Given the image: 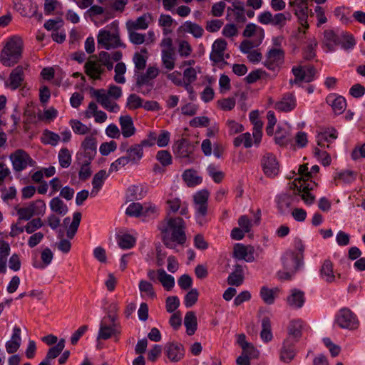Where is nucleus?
Here are the masks:
<instances>
[{"label":"nucleus","mask_w":365,"mask_h":365,"mask_svg":"<svg viewBox=\"0 0 365 365\" xmlns=\"http://www.w3.org/2000/svg\"><path fill=\"white\" fill-rule=\"evenodd\" d=\"M319 170L318 165H313L309 171L307 165L304 164L299 166L297 172L293 170L289 175V178L292 179L289 183L290 189L294 191V194L301 197L306 205H312L315 202V195L311 191L317 186V184L312 178V175L317 173Z\"/></svg>","instance_id":"f257e3e1"},{"label":"nucleus","mask_w":365,"mask_h":365,"mask_svg":"<svg viewBox=\"0 0 365 365\" xmlns=\"http://www.w3.org/2000/svg\"><path fill=\"white\" fill-rule=\"evenodd\" d=\"M185 222L180 217L167 218L159 226L163 240L168 248L173 249L186 240Z\"/></svg>","instance_id":"f03ea898"},{"label":"nucleus","mask_w":365,"mask_h":365,"mask_svg":"<svg viewBox=\"0 0 365 365\" xmlns=\"http://www.w3.org/2000/svg\"><path fill=\"white\" fill-rule=\"evenodd\" d=\"M250 119L253 125L252 135L246 132L237 135L233 140V145L235 147L241 145H243L245 148H250L253 146L259 147L262 138V128L263 123L260 115H250Z\"/></svg>","instance_id":"7ed1b4c3"},{"label":"nucleus","mask_w":365,"mask_h":365,"mask_svg":"<svg viewBox=\"0 0 365 365\" xmlns=\"http://www.w3.org/2000/svg\"><path fill=\"white\" fill-rule=\"evenodd\" d=\"M275 115H268L266 132L269 135L274 136V141L281 146H285L291 142V128L286 122H279Z\"/></svg>","instance_id":"20e7f679"},{"label":"nucleus","mask_w":365,"mask_h":365,"mask_svg":"<svg viewBox=\"0 0 365 365\" xmlns=\"http://www.w3.org/2000/svg\"><path fill=\"white\" fill-rule=\"evenodd\" d=\"M97 43L99 48L107 50L122 46L125 47L120 39L118 23L113 21L101 29L97 36Z\"/></svg>","instance_id":"39448f33"},{"label":"nucleus","mask_w":365,"mask_h":365,"mask_svg":"<svg viewBox=\"0 0 365 365\" xmlns=\"http://www.w3.org/2000/svg\"><path fill=\"white\" fill-rule=\"evenodd\" d=\"M283 270L278 272L282 279H289L303 267L302 255L299 251H287L282 257Z\"/></svg>","instance_id":"423d86ee"},{"label":"nucleus","mask_w":365,"mask_h":365,"mask_svg":"<svg viewBox=\"0 0 365 365\" xmlns=\"http://www.w3.org/2000/svg\"><path fill=\"white\" fill-rule=\"evenodd\" d=\"M22 49V40L17 36L11 37L6 42L1 51V63L6 66H14L21 58Z\"/></svg>","instance_id":"0eeeda50"},{"label":"nucleus","mask_w":365,"mask_h":365,"mask_svg":"<svg viewBox=\"0 0 365 365\" xmlns=\"http://www.w3.org/2000/svg\"><path fill=\"white\" fill-rule=\"evenodd\" d=\"M15 210L19 216V220L28 221L32 217L43 216L46 210V205L42 200H36L22 207L16 206Z\"/></svg>","instance_id":"6e6552de"},{"label":"nucleus","mask_w":365,"mask_h":365,"mask_svg":"<svg viewBox=\"0 0 365 365\" xmlns=\"http://www.w3.org/2000/svg\"><path fill=\"white\" fill-rule=\"evenodd\" d=\"M336 324L343 329L355 331L360 327L357 315L348 308L341 309L336 315Z\"/></svg>","instance_id":"1a4fd4ad"},{"label":"nucleus","mask_w":365,"mask_h":365,"mask_svg":"<svg viewBox=\"0 0 365 365\" xmlns=\"http://www.w3.org/2000/svg\"><path fill=\"white\" fill-rule=\"evenodd\" d=\"M120 333V327L115 317L112 315H108L101 321L97 339L106 340L111 337L117 336Z\"/></svg>","instance_id":"9d476101"},{"label":"nucleus","mask_w":365,"mask_h":365,"mask_svg":"<svg viewBox=\"0 0 365 365\" xmlns=\"http://www.w3.org/2000/svg\"><path fill=\"white\" fill-rule=\"evenodd\" d=\"M284 61V51L280 47H272L269 48L266 54L264 65L269 70H278Z\"/></svg>","instance_id":"9b49d317"},{"label":"nucleus","mask_w":365,"mask_h":365,"mask_svg":"<svg viewBox=\"0 0 365 365\" xmlns=\"http://www.w3.org/2000/svg\"><path fill=\"white\" fill-rule=\"evenodd\" d=\"M9 159L14 170L17 172L22 171L28 167L33 166L34 164L31 158L23 150H18L11 154Z\"/></svg>","instance_id":"f8f14e48"},{"label":"nucleus","mask_w":365,"mask_h":365,"mask_svg":"<svg viewBox=\"0 0 365 365\" xmlns=\"http://www.w3.org/2000/svg\"><path fill=\"white\" fill-rule=\"evenodd\" d=\"M96 140L93 137H86L82 142L81 149L77 153V158L81 160V158L86 159V162H91L96 154Z\"/></svg>","instance_id":"ddd939ff"},{"label":"nucleus","mask_w":365,"mask_h":365,"mask_svg":"<svg viewBox=\"0 0 365 365\" xmlns=\"http://www.w3.org/2000/svg\"><path fill=\"white\" fill-rule=\"evenodd\" d=\"M262 168L266 176L273 178L280 171V165L276 157L271 154H265L261 162Z\"/></svg>","instance_id":"4468645a"},{"label":"nucleus","mask_w":365,"mask_h":365,"mask_svg":"<svg viewBox=\"0 0 365 365\" xmlns=\"http://www.w3.org/2000/svg\"><path fill=\"white\" fill-rule=\"evenodd\" d=\"M227 42L224 39H216L212 46L210 59L216 63L224 61L225 58L230 57L229 54H225Z\"/></svg>","instance_id":"2eb2a0df"},{"label":"nucleus","mask_w":365,"mask_h":365,"mask_svg":"<svg viewBox=\"0 0 365 365\" xmlns=\"http://www.w3.org/2000/svg\"><path fill=\"white\" fill-rule=\"evenodd\" d=\"M93 96L97 101L108 112L117 113L119 111V107L117 103L113 101L104 89H98L93 91Z\"/></svg>","instance_id":"dca6fc26"},{"label":"nucleus","mask_w":365,"mask_h":365,"mask_svg":"<svg viewBox=\"0 0 365 365\" xmlns=\"http://www.w3.org/2000/svg\"><path fill=\"white\" fill-rule=\"evenodd\" d=\"M292 71L295 77L294 83H309L314 81L316 74V70L313 66H298L293 67Z\"/></svg>","instance_id":"f3484780"},{"label":"nucleus","mask_w":365,"mask_h":365,"mask_svg":"<svg viewBox=\"0 0 365 365\" xmlns=\"http://www.w3.org/2000/svg\"><path fill=\"white\" fill-rule=\"evenodd\" d=\"M240 50L247 56L248 61L252 63H257L262 58L259 50L255 48L254 43L250 41H243L240 45Z\"/></svg>","instance_id":"a211bd4d"},{"label":"nucleus","mask_w":365,"mask_h":365,"mask_svg":"<svg viewBox=\"0 0 365 365\" xmlns=\"http://www.w3.org/2000/svg\"><path fill=\"white\" fill-rule=\"evenodd\" d=\"M14 9L22 16L31 17L37 11V5L32 0H13Z\"/></svg>","instance_id":"6ab92c4d"},{"label":"nucleus","mask_w":365,"mask_h":365,"mask_svg":"<svg viewBox=\"0 0 365 365\" xmlns=\"http://www.w3.org/2000/svg\"><path fill=\"white\" fill-rule=\"evenodd\" d=\"M233 256L237 259L252 262L255 259V249L252 246L237 243L234 247Z\"/></svg>","instance_id":"aec40b11"},{"label":"nucleus","mask_w":365,"mask_h":365,"mask_svg":"<svg viewBox=\"0 0 365 365\" xmlns=\"http://www.w3.org/2000/svg\"><path fill=\"white\" fill-rule=\"evenodd\" d=\"M156 207L150 205H141L139 202L130 203L125 210L126 215L131 217H138L140 215H149L155 213Z\"/></svg>","instance_id":"412c9836"},{"label":"nucleus","mask_w":365,"mask_h":365,"mask_svg":"<svg viewBox=\"0 0 365 365\" xmlns=\"http://www.w3.org/2000/svg\"><path fill=\"white\" fill-rule=\"evenodd\" d=\"M339 43V38L332 29H327L323 33L322 46L326 52H333Z\"/></svg>","instance_id":"4be33fe9"},{"label":"nucleus","mask_w":365,"mask_h":365,"mask_svg":"<svg viewBox=\"0 0 365 365\" xmlns=\"http://www.w3.org/2000/svg\"><path fill=\"white\" fill-rule=\"evenodd\" d=\"M152 21V16L149 13L144 14L135 20L126 22L127 30H145Z\"/></svg>","instance_id":"5701e85b"},{"label":"nucleus","mask_w":365,"mask_h":365,"mask_svg":"<svg viewBox=\"0 0 365 365\" xmlns=\"http://www.w3.org/2000/svg\"><path fill=\"white\" fill-rule=\"evenodd\" d=\"M84 69L86 74L93 80H100L104 72L102 63L96 60L87 61L84 65Z\"/></svg>","instance_id":"b1692460"},{"label":"nucleus","mask_w":365,"mask_h":365,"mask_svg":"<svg viewBox=\"0 0 365 365\" xmlns=\"http://www.w3.org/2000/svg\"><path fill=\"white\" fill-rule=\"evenodd\" d=\"M337 138V132L333 128H321L317 135L318 145L324 147Z\"/></svg>","instance_id":"393cba45"},{"label":"nucleus","mask_w":365,"mask_h":365,"mask_svg":"<svg viewBox=\"0 0 365 365\" xmlns=\"http://www.w3.org/2000/svg\"><path fill=\"white\" fill-rule=\"evenodd\" d=\"M287 302L292 309H297L302 308L305 303L304 293L298 289H291L287 296Z\"/></svg>","instance_id":"a878e982"},{"label":"nucleus","mask_w":365,"mask_h":365,"mask_svg":"<svg viewBox=\"0 0 365 365\" xmlns=\"http://www.w3.org/2000/svg\"><path fill=\"white\" fill-rule=\"evenodd\" d=\"M326 101L336 114H342L346 108V99L341 96L331 93L327 97Z\"/></svg>","instance_id":"bb28decb"},{"label":"nucleus","mask_w":365,"mask_h":365,"mask_svg":"<svg viewBox=\"0 0 365 365\" xmlns=\"http://www.w3.org/2000/svg\"><path fill=\"white\" fill-rule=\"evenodd\" d=\"M21 344V329L18 327H14L12 330V334L9 340L6 342V350L9 354L16 353Z\"/></svg>","instance_id":"cd10ccee"},{"label":"nucleus","mask_w":365,"mask_h":365,"mask_svg":"<svg viewBox=\"0 0 365 365\" xmlns=\"http://www.w3.org/2000/svg\"><path fill=\"white\" fill-rule=\"evenodd\" d=\"M173 153L178 158H188L192 153V145L185 139L178 140L173 146Z\"/></svg>","instance_id":"c85d7f7f"},{"label":"nucleus","mask_w":365,"mask_h":365,"mask_svg":"<svg viewBox=\"0 0 365 365\" xmlns=\"http://www.w3.org/2000/svg\"><path fill=\"white\" fill-rule=\"evenodd\" d=\"M119 123L121 133L124 138H128L135 135L136 128L130 115H120Z\"/></svg>","instance_id":"c756f323"},{"label":"nucleus","mask_w":365,"mask_h":365,"mask_svg":"<svg viewBox=\"0 0 365 365\" xmlns=\"http://www.w3.org/2000/svg\"><path fill=\"white\" fill-rule=\"evenodd\" d=\"M261 215L260 211L254 215L252 220H250L247 216L242 215L239 217L237 223L238 226L243 230L245 232L248 233L251 231L252 226L258 225L260 222Z\"/></svg>","instance_id":"7c9ffc66"},{"label":"nucleus","mask_w":365,"mask_h":365,"mask_svg":"<svg viewBox=\"0 0 365 365\" xmlns=\"http://www.w3.org/2000/svg\"><path fill=\"white\" fill-rule=\"evenodd\" d=\"M165 353L172 361H178L184 355L183 346L180 344L170 343L165 346Z\"/></svg>","instance_id":"2f4dec72"},{"label":"nucleus","mask_w":365,"mask_h":365,"mask_svg":"<svg viewBox=\"0 0 365 365\" xmlns=\"http://www.w3.org/2000/svg\"><path fill=\"white\" fill-rule=\"evenodd\" d=\"M117 242L122 249H130L133 247L136 242V236L127 232H119L116 237Z\"/></svg>","instance_id":"473e14b6"},{"label":"nucleus","mask_w":365,"mask_h":365,"mask_svg":"<svg viewBox=\"0 0 365 365\" xmlns=\"http://www.w3.org/2000/svg\"><path fill=\"white\" fill-rule=\"evenodd\" d=\"M279 292L280 289L278 287L269 288L267 286H263L260 289L259 295L265 304L270 305L274 303Z\"/></svg>","instance_id":"72a5a7b5"},{"label":"nucleus","mask_w":365,"mask_h":365,"mask_svg":"<svg viewBox=\"0 0 365 365\" xmlns=\"http://www.w3.org/2000/svg\"><path fill=\"white\" fill-rule=\"evenodd\" d=\"M160 73L156 66H149L145 73H139L136 76V84L139 86L148 84L150 80L155 78Z\"/></svg>","instance_id":"f704fd0d"},{"label":"nucleus","mask_w":365,"mask_h":365,"mask_svg":"<svg viewBox=\"0 0 365 365\" xmlns=\"http://www.w3.org/2000/svg\"><path fill=\"white\" fill-rule=\"evenodd\" d=\"M147 50L143 48L140 52H136L133 55V61L135 65V76H137L140 71H143L147 63Z\"/></svg>","instance_id":"c9c22d12"},{"label":"nucleus","mask_w":365,"mask_h":365,"mask_svg":"<svg viewBox=\"0 0 365 365\" xmlns=\"http://www.w3.org/2000/svg\"><path fill=\"white\" fill-rule=\"evenodd\" d=\"M108 177V174L104 170H101L95 174L92 180L93 187L91 191V196L95 197L97 195Z\"/></svg>","instance_id":"e433bc0d"},{"label":"nucleus","mask_w":365,"mask_h":365,"mask_svg":"<svg viewBox=\"0 0 365 365\" xmlns=\"http://www.w3.org/2000/svg\"><path fill=\"white\" fill-rule=\"evenodd\" d=\"M296 106V100L291 95L285 96L281 101L275 104V109L278 112H290Z\"/></svg>","instance_id":"4c0bfd02"},{"label":"nucleus","mask_w":365,"mask_h":365,"mask_svg":"<svg viewBox=\"0 0 365 365\" xmlns=\"http://www.w3.org/2000/svg\"><path fill=\"white\" fill-rule=\"evenodd\" d=\"M334 179L336 184H351L356 179V173L349 170H338L335 172Z\"/></svg>","instance_id":"58836bf2"},{"label":"nucleus","mask_w":365,"mask_h":365,"mask_svg":"<svg viewBox=\"0 0 365 365\" xmlns=\"http://www.w3.org/2000/svg\"><path fill=\"white\" fill-rule=\"evenodd\" d=\"M182 179L188 187H195L202 183V178L196 170L192 169L185 170L182 175Z\"/></svg>","instance_id":"ea45409f"},{"label":"nucleus","mask_w":365,"mask_h":365,"mask_svg":"<svg viewBox=\"0 0 365 365\" xmlns=\"http://www.w3.org/2000/svg\"><path fill=\"white\" fill-rule=\"evenodd\" d=\"M157 278L166 291H170L175 286V281L173 276L168 274L164 269L157 270Z\"/></svg>","instance_id":"a19ab883"},{"label":"nucleus","mask_w":365,"mask_h":365,"mask_svg":"<svg viewBox=\"0 0 365 365\" xmlns=\"http://www.w3.org/2000/svg\"><path fill=\"white\" fill-rule=\"evenodd\" d=\"M351 11L349 7L345 6H339L334 9V16L342 24H349L351 22Z\"/></svg>","instance_id":"79ce46f5"},{"label":"nucleus","mask_w":365,"mask_h":365,"mask_svg":"<svg viewBox=\"0 0 365 365\" xmlns=\"http://www.w3.org/2000/svg\"><path fill=\"white\" fill-rule=\"evenodd\" d=\"M147 190L145 186L136 185L130 186L126 192V200L133 201L143 198Z\"/></svg>","instance_id":"37998d69"},{"label":"nucleus","mask_w":365,"mask_h":365,"mask_svg":"<svg viewBox=\"0 0 365 365\" xmlns=\"http://www.w3.org/2000/svg\"><path fill=\"white\" fill-rule=\"evenodd\" d=\"M243 36L249 38L256 37L259 40L258 43H260L264 37V31L262 27L255 24H249L243 31Z\"/></svg>","instance_id":"c03bdc74"},{"label":"nucleus","mask_w":365,"mask_h":365,"mask_svg":"<svg viewBox=\"0 0 365 365\" xmlns=\"http://www.w3.org/2000/svg\"><path fill=\"white\" fill-rule=\"evenodd\" d=\"M293 342L289 338L284 340L280 352V359L284 362H289L294 357L295 352L292 348Z\"/></svg>","instance_id":"a18cd8bd"},{"label":"nucleus","mask_w":365,"mask_h":365,"mask_svg":"<svg viewBox=\"0 0 365 365\" xmlns=\"http://www.w3.org/2000/svg\"><path fill=\"white\" fill-rule=\"evenodd\" d=\"M320 276L327 282L331 283L335 281L336 277L333 270V264L330 260L327 259L322 264L320 269Z\"/></svg>","instance_id":"49530a36"},{"label":"nucleus","mask_w":365,"mask_h":365,"mask_svg":"<svg viewBox=\"0 0 365 365\" xmlns=\"http://www.w3.org/2000/svg\"><path fill=\"white\" fill-rule=\"evenodd\" d=\"M138 288L142 298L148 299L156 297L154 287L150 282L143 279L140 280L139 282Z\"/></svg>","instance_id":"de8ad7c7"},{"label":"nucleus","mask_w":365,"mask_h":365,"mask_svg":"<svg viewBox=\"0 0 365 365\" xmlns=\"http://www.w3.org/2000/svg\"><path fill=\"white\" fill-rule=\"evenodd\" d=\"M10 245L5 240L0 239V272H6V261L10 253Z\"/></svg>","instance_id":"09e8293b"},{"label":"nucleus","mask_w":365,"mask_h":365,"mask_svg":"<svg viewBox=\"0 0 365 365\" xmlns=\"http://www.w3.org/2000/svg\"><path fill=\"white\" fill-rule=\"evenodd\" d=\"M309 9L307 4H299L298 7L295 9L294 14L297 16L300 25L307 30L309 25L307 21ZM305 33V31H303Z\"/></svg>","instance_id":"8fccbe9b"},{"label":"nucleus","mask_w":365,"mask_h":365,"mask_svg":"<svg viewBox=\"0 0 365 365\" xmlns=\"http://www.w3.org/2000/svg\"><path fill=\"white\" fill-rule=\"evenodd\" d=\"M24 80V72L21 67L14 68L9 76V86L15 90L19 88Z\"/></svg>","instance_id":"3c124183"},{"label":"nucleus","mask_w":365,"mask_h":365,"mask_svg":"<svg viewBox=\"0 0 365 365\" xmlns=\"http://www.w3.org/2000/svg\"><path fill=\"white\" fill-rule=\"evenodd\" d=\"M209 192L206 190L197 191L193 195L194 209L207 208Z\"/></svg>","instance_id":"603ef678"},{"label":"nucleus","mask_w":365,"mask_h":365,"mask_svg":"<svg viewBox=\"0 0 365 365\" xmlns=\"http://www.w3.org/2000/svg\"><path fill=\"white\" fill-rule=\"evenodd\" d=\"M184 325L186 328L187 334L193 335L197 330V317L193 312H188L184 319Z\"/></svg>","instance_id":"864d4df0"},{"label":"nucleus","mask_w":365,"mask_h":365,"mask_svg":"<svg viewBox=\"0 0 365 365\" xmlns=\"http://www.w3.org/2000/svg\"><path fill=\"white\" fill-rule=\"evenodd\" d=\"M182 27L185 32L192 34L196 38H201L204 34L201 26L190 21H185Z\"/></svg>","instance_id":"5fc2aeb1"},{"label":"nucleus","mask_w":365,"mask_h":365,"mask_svg":"<svg viewBox=\"0 0 365 365\" xmlns=\"http://www.w3.org/2000/svg\"><path fill=\"white\" fill-rule=\"evenodd\" d=\"M244 280V269L240 265H237L235 270L229 275L227 281L229 284L239 286Z\"/></svg>","instance_id":"6e6d98bb"},{"label":"nucleus","mask_w":365,"mask_h":365,"mask_svg":"<svg viewBox=\"0 0 365 365\" xmlns=\"http://www.w3.org/2000/svg\"><path fill=\"white\" fill-rule=\"evenodd\" d=\"M272 26L278 29L284 28L288 21L292 20V14L289 11L279 12L274 14Z\"/></svg>","instance_id":"4d7b16f0"},{"label":"nucleus","mask_w":365,"mask_h":365,"mask_svg":"<svg viewBox=\"0 0 365 365\" xmlns=\"http://www.w3.org/2000/svg\"><path fill=\"white\" fill-rule=\"evenodd\" d=\"M51 211L61 215H65L68 212L66 205L58 197L52 198L49 202Z\"/></svg>","instance_id":"13d9d810"},{"label":"nucleus","mask_w":365,"mask_h":365,"mask_svg":"<svg viewBox=\"0 0 365 365\" xmlns=\"http://www.w3.org/2000/svg\"><path fill=\"white\" fill-rule=\"evenodd\" d=\"M127 153L128 156L126 157L128 158V161L135 163L143 158V145L140 144L131 146L129 149H128Z\"/></svg>","instance_id":"bf43d9fd"},{"label":"nucleus","mask_w":365,"mask_h":365,"mask_svg":"<svg viewBox=\"0 0 365 365\" xmlns=\"http://www.w3.org/2000/svg\"><path fill=\"white\" fill-rule=\"evenodd\" d=\"M303 329V322L300 319H295L290 322L288 331L289 338L293 341L292 338L297 339L301 336Z\"/></svg>","instance_id":"052dcab7"},{"label":"nucleus","mask_w":365,"mask_h":365,"mask_svg":"<svg viewBox=\"0 0 365 365\" xmlns=\"http://www.w3.org/2000/svg\"><path fill=\"white\" fill-rule=\"evenodd\" d=\"M65 347V340L63 339L59 340L56 345L51 347L43 361L51 363V361L56 358Z\"/></svg>","instance_id":"680f3d73"},{"label":"nucleus","mask_w":365,"mask_h":365,"mask_svg":"<svg viewBox=\"0 0 365 365\" xmlns=\"http://www.w3.org/2000/svg\"><path fill=\"white\" fill-rule=\"evenodd\" d=\"M58 158L61 167L67 168L71 163L72 152L66 148H62L58 152Z\"/></svg>","instance_id":"e2e57ef3"},{"label":"nucleus","mask_w":365,"mask_h":365,"mask_svg":"<svg viewBox=\"0 0 365 365\" xmlns=\"http://www.w3.org/2000/svg\"><path fill=\"white\" fill-rule=\"evenodd\" d=\"M161 58L163 66L171 71L175 68V56L174 51H161Z\"/></svg>","instance_id":"0e129e2a"},{"label":"nucleus","mask_w":365,"mask_h":365,"mask_svg":"<svg viewBox=\"0 0 365 365\" xmlns=\"http://www.w3.org/2000/svg\"><path fill=\"white\" fill-rule=\"evenodd\" d=\"M260 337L262 340L265 343L270 341L273 338L271 331V323L268 318H264L262 321V331L260 332Z\"/></svg>","instance_id":"69168bd1"},{"label":"nucleus","mask_w":365,"mask_h":365,"mask_svg":"<svg viewBox=\"0 0 365 365\" xmlns=\"http://www.w3.org/2000/svg\"><path fill=\"white\" fill-rule=\"evenodd\" d=\"M173 19L168 14H161L158 19V24L163 28V33L165 36L172 32Z\"/></svg>","instance_id":"338daca9"},{"label":"nucleus","mask_w":365,"mask_h":365,"mask_svg":"<svg viewBox=\"0 0 365 365\" xmlns=\"http://www.w3.org/2000/svg\"><path fill=\"white\" fill-rule=\"evenodd\" d=\"M60 135L50 130H45L41 136V141L46 145L56 146L60 142Z\"/></svg>","instance_id":"774afa93"}]
</instances>
